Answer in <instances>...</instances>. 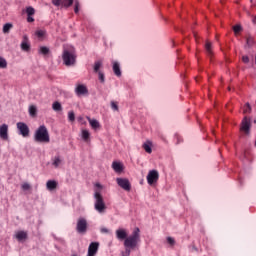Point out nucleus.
Returning <instances> with one entry per match:
<instances>
[{
    "label": "nucleus",
    "mask_w": 256,
    "mask_h": 256,
    "mask_svg": "<svg viewBox=\"0 0 256 256\" xmlns=\"http://www.w3.org/2000/svg\"><path fill=\"white\" fill-rule=\"evenodd\" d=\"M139 228H135L130 236L124 240L125 251L122 252V256L131 255V251L137 247L139 241H141V234Z\"/></svg>",
    "instance_id": "nucleus-1"
},
{
    "label": "nucleus",
    "mask_w": 256,
    "mask_h": 256,
    "mask_svg": "<svg viewBox=\"0 0 256 256\" xmlns=\"http://www.w3.org/2000/svg\"><path fill=\"white\" fill-rule=\"evenodd\" d=\"M62 59L66 67H71L75 65L77 61V54L75 53V48L73 46L64 47Z\"/></svg>",
    "instance_id": "nucleus-2"
},
{
    "label": "nucleus",
    "mask_w": 256,
    "mask_h": 256,
    "mask_svg": "<svg viewBox=\"0 0 256 256\" xmlns=\"http://www.w3.org/2000/svg\"><path fill=\"white\" fill-rule=\"evenodd\" d=\"M34 141L36 143H49L51 141L49 137V131L45 125H41L34 134Z\"/></svg>",
    "instance_id": "nucleus-3"
},
{
    "label": "nucleus",
    "mask_w": 256,
    "mask_h": 256,
    "mask_svg": "<svg viewBox=\"0 0 256 256\" xmlns=\"http://www.w3.org/2000/svg\"><path fill=\"white\" fill-rule=\"evenodd\" d=\"M94 209L98 211V213H105V210L107 209V206H105V201L103 200V195H101V192L96 191L94 193Z\"/></svg>",
    "instance_id": "nucleus-4"
},
{
    "label": "nucleus",
    "mask_w": 256,
    "mask_h": 256,
    "mask_svg": "<svg viewBox=\"0 0 256 256\" xmlns=\"http://www.w3.org/2000/svg\"><path fill=\"white\" fill-rule=\"evenodd\" d=\"M88 227H89V224L87 223V219L83 217L78 218L76 223L77 233H79L80 235H85V233H87Z\"/></svg>",
    "instance_id": "nucleus-5"
},
{
    "label": "nucleus",
    "mask_w": 256,
    "mask_h": 256,
    "mask_svg": "<svg viewBox=\"0 0 256 256\" xmlns=\"http://www.w3.org/2000/svg\"><path fill=\"white\" fill-rule=\"evenodd\" d=\"M240 131H243L245 135H249V133H251V119L247 118V116L242 120Z\"/></svg>",
    "instance_id": "nucleus-6"
},
{
    "label": "nucleus",
    "mask_w": 256,
    "mask_h": 256,
    "mask_svg": "<svg viewBox=\"0 0 256 256\" xmlns=\"http://www.w3.org/2000/svg\"><path fill=\"white\" fill-rule=\"evenodd\" d=\"M159 181V172L157 170H150L147 175L148 185H155Z\"/></svg>",
    "instance_id": "nucleus-7"
},
{
    "label": "nucleus",
    "mask_w": 256,
    "mask_h": 256,
    "mask_svg": "<svg viewBox=\"0 0 256 256\" xmlns=\"http://www.w3.org/2000/svg\"><path fill=\"white\" fill-rule=\"evenodd\" d=\"M116 183L124 191H131V182H129V179H127V178H117Z\"/></svg>",
    "instance_id": "nucleus-8"
},
{
    "label": "nucleus",
    "mask_w": 256,
    "mask_h": 256,
    "mask_svg": "<svg viewBox=\"0 0 256 256\" xmlns=\"http://www.w3.org/2000/svg\"><path fill=\"white\" fill-rule=\"evenodd\" d=\"M16 125L19 135H22V137H29V126H27L25 122H18Z\"/></svg>",
    "instance_id": "nucleus-9"
},
{
    "label": "nucleus",
    "mask_w": 256,
    "mask_h": 256,
    "mask_svg": "<svg viewBox=\"0 0 256 256\" xmlns=\"http://www.w3.org/2000/svg\"><path fill=\"white\" fill-rule=\"evenodd\" d=\"M0 139L7 141L9 139V125L2 124L0 126Z\"/></svg>",
    "instance_id": "nucleus-10"
},
{
    "label": "nucleus",
    "mask_w": 256,
    "mask_h": 256,
    "mask_svg": "<svg viewBox=\"0 0 256 256\" xmlns=\"http://www.w3.org/2000/svg\"><path fill=\"white\" fill-rule=\"evenodd\" d=\"M20 47L22 51H25L26 53H29V51H31V44H29V37H27V35L23 36V40L20 44Z\"/></svg>",
    "instance_id": "nucleus-11"
},
{
    "label": "nucleus",
    "mask_w": 256,
    "mask_h": 256,
    "mask_svg": "<svg viewBox=\"0 0 256 256\" xmlns=\"http://www.w3.org/2000/svg\"><path fill=\"white\" fill-rule=\"evenodd\" d=\"M75 93L76 95H78V97H81V95H87V93H89V90L87 89V86L80 84L76 87Z\"/></svg>",
    "instance_id": "nucleus-12"
},
{
    "label": "nucleus",
    "mask_w": 256,
    "mask_h": 256,
    "mask_svg": "<svg viewBox=\"0 0 256 256\" xmlns=\"http://www.w3.org/2000/svg\"><path fill=\"white\" fill-rule=\"evenodd\" d=\"M87 121L90 123L92 129L97 131V129H101V124L97 119H91V117L86 116Z\"/></svg>",
    "instance_id": "nucleus-13"
},
{
    "label": "nucleus",
    "mask_w": 256,
    "mask_h": 256,
    "mask_svg": "<svg viewBox=\"0 0 256 256\" xmlns=\"http://www.w3.org/2000/svg\"><path fill=\"white\" fill-rule=\"evenodd\" d=\"M116 237L120 241H125V239H127V231H125V229L116 230Z\"/></svg>",
    "instance_id": "nucleus-14"
},
{
    "label": "nucleus",
    "mask_w": 256,
    "mask_h": 256,
    "mask_svg": "<svg viewBox=\"0 0 256 256\" xmlns=\"http://www.w3.org/2000/svg\"><path fill=\"white\" fill-rule=\"evenodd\" d=\"M112 169L115 173H123V164L121 162L114 161L112 163Z\"/></svg>",
    "instance_id": "nucleus-15"
},
{
    "label": "nucleus",
    "mask_w": 256,
    "mask_h": 256,
    "mask_svg": "<svg viewBox=\"0 0 256 256\" xmlns=\"http://www.w3.org/2000/svg\"><path fill=\"white\" fill-rule=\"evenodd\" d=\"M57 185V181L48 180L46 183V188L48 189V191H55V189H57Z\"/></svg>",
    "instance_id": "nucleus-16"
},
{
    "label": "nucleus",
    "mask_w": 256,
    "mask_h": 256,
    "mask_svg": "<svg viewBox=\"0 0 256 256\" xmlns=\"http://www.w3.org/2000/svg\"><path fill=\"white\" fill-rule=\"evenodd\" d=\"M28 235L27 232L25 231H18L15 234V238L17 239V241H25V239H27Z\"/></svg>",
    "instance_id": "nucleus-17"
},
{
    "label": "nucleus",
    "mask_w": 256,
    "mask_h": 256,
    "mask_svg": "<svg viewBox=\"0 0 256 256\" xmlns=\"http://www.w3.org/2000/svg\"><path fill=\"white\" fill-rule=\"evenodd\" d=\"M113 72L116 77H121V66H119L118 62L113 63Z\"/></svg>",
    "instance_id": "nucleus-18"
},
{
    "label": "nucleus",
    "mask_w": 256,
    "mask_h": 256,
    "mask_svg": "<svg viewBox=\"0 0 256 256\" xmlns=\"http://www.w3.org/2000/svg\"><path fill=\"white\" fill-rule=\"evenodd\" d=\"M61 163H63L61 156H55L54 158H52V165L53 167H55V169H57L59 165H61Z\"/></svg>",
    "instance_id": "nucleus-19"
},
{
    "label": "nucleus",
    "mask_w": 256,
    "mask_h": 256,
    "mask_svg": "<svg viewBox=\"0 0 256 256\" xmlns=\"http://www.w3.org/2000/svg\"><path fill=\"white\" fill-rule=\"evenodd\" d=\"M205 49H206V53H207L208 57H212L213 56V50H212L211 42H206Z\"/></svg>",
    "instance_id": "nucleus-20"
},
{
    "label": "nucleus",
    "mask_w": 256,
    "mask_h": 256,
    "mask_svg": "<svg viewBox=\"0 0 256 256\" xmlns=\"http://www.w3.org/2000/svg\"><path fill=\"white\" fill-rule=\"evenodd\" d=\"M52 109L56 112L63 111V106L58 101H56L52 104Z\"/></svg>",
    "instance_id": "nucleus-21"
},
{
    "label": "nucleus",
    "mask_w": 256,
    "mask_h": 256,
    "mask_svg": "<svg viewBox=\"0 0 256 256\" xmlns=\"http://www.w3.org/2000/svg\"><path fill=\"white\" fill-rule=\"evenodd\" d=\"M51 52V50H49V47H46V46H41L39 48V53L41 55H49V53Z\"/></svg>",
    "instance_id": "nucleus-22"
},
{
    "label": "nucleus",
    "mask_w": 256,
    "mask_h": 256,
    "mask_svg": "<svg viewBox=\"0 0 256 256\" xmlns=\"http://www.w3.org/2000/svg\"><path fill=\"white\" fill-rule=\"evenodd\" d=\"M90 137H91V133H89L88 130H82L83 141H89Z\"/></svg>",
    "instance_id": "nucleus-23"
},
{
    "label": "nucleus",
    "mask_w": 256,
    "mask_h": 256,
    "mask_svg": "<svg viewBox=\"0 0 256 256\" xmlns=\"http://www.w3.org/2000/svg\"><path fill=\"white\" fill-rule=\"evenodd\" d=\"M143 149L146 151V153H152V149H151V142H146L143 144Z\"/></svg>",
    "instance_id": "nucleus-24"
},
{
    "label": "nucleus",
    "mask_w": 256,
    "mask_h": 256,
    "mask_svg": "<svg viewBox=\"0 0 256 256\" xmlns=\"http://www.w3.org/2000/svg\"><path fill=\"white\" fill-rule=\"evenodd\" d=\"M102 65H103V62L96 61L94 63V73H99V69H101Z\"/></svg>",
    "instance_id": "nucleus-25"
},
{
    "label": "nucleus",
    "mask_w": 256,
    "mask_h": 256,
    "mask_svg": "<svg viewBox=\"0 0 256 256\" xmlns=\"http://www.w3.org/2000/svg\"><path fill=\"white\" fill-rule=\"evenodd\" d=\"M11 29H13V24L11 23H6L3 26V33H9V31H11Z\"/></svg>",
    "instance_id": "nucleus-26"
},
{
    "label": "nucleus",
    "mask_w": 256,
    "mask_h": 256,
    "mask_svg": "<svg viewBox=\"0 0 256 256\" xmlns=\"http://www.w3.org/2000/svg\"><path fill=\"white\" fill-rule=\"evenodd\" d=\"M0 69H7V60L0 56Z\"/></svg>",
    "instance_id": "nucleus-27"
},
{
    "label": "nucleus",
    "mask_w": 256,
    "mask_h": 256,
    "mask_svg": "<svg viewBox=\"0 0 256 256\" xmlns=\"http://www.w3.org/2000/svg\"><path fill=\"white\" fill-rule=\"evenodd\" d=\"M75 3V0H63L62 1V6L63 7H71Z\"/></svg>",
    "instance_id": "nucleus-28"
},
{
    "label": "nucleus",
    "mask_w": 256,
    "mask_h": 256,
    "mask_svg": "<svg viewBox=\"0 0 256 256\" xmlns=\"http://www.w3.org/2000/svg\"><path fill=\"white\" fill-rule=\"evenodd\" d=\"M166 243L170 247H174L175 246V239L173 237L169 236V237L166 238Z\"/></svg>",
    "instance_id": "nucleus-29"
},
{
    "label": "nucleus",
    "mask_w": 256,
    "mask_h": 256,
    "mask_svg": "<svg viewBox=\"0 0 256 256\" xmlns=\"http://www.w3.org/2000/svg\"><path fill=\"white\" fill-rule=\"evenodd\" d=\"M29 113H30V115H31V117H35V115H37V107H35V106H30L29 107Z\"/></svg>",
    "instance_id": "nucleus-30"
},
{
    "label": "nucleus",
    "mask_w": 256,
    "mask_h": 256,
    "mask_svg": "<svg viewBox=\"0 0 256 256\" xmlns=\"http://www.w3.org/2000/svg\"><path fill=\"white\" fill-rule=\"evenodd\" d=\"M26 13H27V15L28 16H33V15H35V8L34 7H27L26 8Z\"/></svg>",
    "instance_id": "nucleus-31"
},
{
    "label": "nucleus",
    "mask_w": 256,
    "mask_h": 256,
    "mask_svg": "<svg viewBox=\"0 0 256 256\" xmlns=\"http://www.w3.org/2000/svg\"><path fill=\"white\" fill-rule=\"evenodd\" d=\"M253 45H255V41L252 37H248L246 40V47H253Z\"/></svg>",
    "instance_id": "nucleus-32"
},
{
    "label": "nucleus",
    "mask_w": 256,
    "mask_h": 256,
    "mask_svg": "<svg viewBox=\"0 0 256 256\" xmlns=\"http://www.w3.org/2000/svg\"><path fill=\"white\" fill-rule=\"evenodd\" d=\"M68 120L73 123V121H75V112L73 111H69L68 112Z\"/></svg>",
    "instance_id": "nucleus-33"
},
{
    "label": "nucleus",
    "mask_w": 256,
    "mask_h": 256,
    "mask_svg": "<svg viewBox=\"0 0 256 256\" xmlns=\"http://www.w3.org/2000/svg\"><path fill=\"white\" fill-rule=\"evenodd\" d=\"M111 108L113 109V111H119V105H117V102L115 101L111 102Z\"/></svg>",
    "instance_id": "nucleus-34"
},
{
    "label": "nucleus",
    "mask_w": 256,
    "mask_h": 256,
    "mask_svg": "<svg viewBox=\"0 0 256 256\" xmlns=\"http://www.w3.org/2000/svg\"><path fill=\"white\" fill-rule=\"evenodd\" d=\"M21 187L23 191H29V189H31V185L29 183H24Z\"/></svg>",
    "instance_id": "nucleus-35"
},
{
    "label": "nucleus",
    "mask_w": 256,
    "mask_h": 256,
    "mask_svg": "<svg viewBox=\"0 0 256 256\" xmlns=\"http://www.w3.org/2000/svg\"><path fill=\"white\" fill-rule=\"evenodd\" d=\"M74 5V13H79V0H75Z\"/></svg>",
    "instance_id": "nucleus-36"
},
{
    "label": "nucleus",
    "mask_w": 256,
    "mask_h": 256,
    "mask_svg": "<svg viewBox=\"0 0 256 256\" xmlns=\"http://www.w3.org/2000/svg\"><path fill=\"white\" fill-rule=\"evenodd\" d=\"M35 35H37L39 38L44 37L45 36V31L37 30Z\"/></svg>",
    "instance_id": "nucleus-37"
},
{
    "label": "nucleus",
    "mask_w": 256,
    "mask_h": 256,
    "mask_svg": "<svg viewBox=\"0 0 256 256\" xmlns=\"http://www.w3.org/2000/svg\"><path fill=\"white\" fill-rule=\"evenodd\" d=\"M242 29L243 28L241 27V25H236L233 27L234 33H239L240 31H242Z\"/></svg>",
    "instance_id": "nucleus-38"
},
{
    "label": "nucleus",
    "mask_w": 256,
    "mask_h": 256,
    "mask_svg": "<svg viewBox=\"0 0 256 256\" xmlns=\"http://www.w3.org/2000/svg\"><path fill=\"white\" fill-rule=\"evenodd\" d=\"M250 111H251V104L246 103L244 107V113H250Z\"/></svg>",
    "instance_id": "nucleus-39"
},
{
    "label": "nucleus",
    "mask_w": 256,
    "mask_h": 256,
    "mask_svg": "<svg viewBox=\"0 0 256 256\" xmlns=\"http://www.w3.org/2000/svg\"><path fill=\"white\" fill-rule=\"evenodd\" d=\"M98 75H99V80L102 83H105V74H103L102 72H98Z\"/></svg>",
    "instance_id": "nucleus-40"
},
{
    "label": "nucleus",
    "mask_w": 256,
    "mask_h": 256,
    "mask_svg": "<svg viewBox=\"0 0 256 256\" xmlns=\"http://www.w3.org/2000/svg\"><path fill=\"white\" fill-rule=\"evenodd\" d=\"M52 4L55 5V7H59L63 2L61 0H52Z\"/></svg>",
    "instance_id": "nucleus-41"
},
{
    "label": "nucleus",
    "mask_w": 256,
    "mask_h": 256,
    "mask_svg": "<svg viewBox=\"0 0 256 256\" xmlns=\"http://www.w3.org/2000/svg\"><path fill=\"white\" fill-rule=\"evenodd\" d=\"M242 61H243V63H249V56H247V55H244V56H242Z\"/></svg>",
    "instance_id": "nucleus-42"
},
{
    "label": "nucleus",
    "mask_w": 256,
    "mask_h": 256,
    "mask_svg": "<svg viewBox=\"0 0 256 256\" xmlns=\"http://www.w3.org/2000/svg\"><path fill=\"white\" fill-rule=\"evenodd\" d=\"M27 21H28V23H33V21H35V19H33L32 16H28Z\"/></svg>",
    "instance_id": "nucleus-43"
},
{
    "label": "nucleus",
    "mask_w": 256,
    "mask_h": 256,
    "mask_svg": "<svg viewBox=\"0 0 256 256\" xmlns=\"http://www.w3.org/2000/svg\"><path fill=\"white\" fill-rule=\"evenodd\" d=\"M101 233H109V229L107 228H101Z\"/></svg>",
    "instance_id": "nucleus-44"
},
{
    "label": "nucleus",
    "mask_w": 256,
    "mask_h": 256,
    "mask_svg": "<svg viewBox=\"0 0 256 256\" xmlns=\"http://www.w3.org/2000/svg\"><path fill=\"white\" fill-rule=\"evenodd\" d=\"M96 187H98V189H101L102 186H101V184L97 183Z\"/></svg>",
    "instance_id": "nucleus-45"
},
{
    "label": "nucleus",
    "mask_w": 256,
    "mask_h": 256,
    "mask_svg": "<svg viewBox=\"0 0 256 256\" xmlns=\"http://www.w3.org/2000/svg\"><path fill=\"white\" fill-rule=\"evenodd\" d=\"M193 35L197 39V33L193 32Z\"/></svg>",
    "instance_id": "nucleus-46"
},
{
    "label": "nucleus",
    "mask_w": 256,
    "mask_h": 256,
    "mask_svg": "<svg viewBox=\"0 0 256 256\" xmlns=\"http://www.w3.org/2000/svg\"><path fill=\"white\" fill-rule=\"evenodd\" d=\"M83 120V117H79V121H82Z\"/></svg>",
    "instance_id": "nucleus-47"
}]
</instances>
